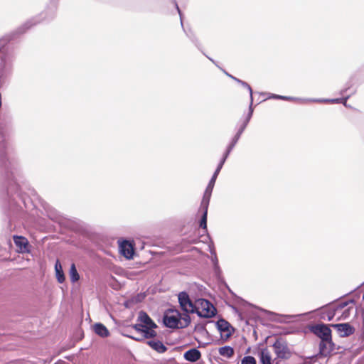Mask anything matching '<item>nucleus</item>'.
<instances>
[{"mask_svg": "<svg viewBox=\"0 0 364 364\" xmlns=\"http://www.w3.org/2000/svg\"><path fill=\"white\" fill-rule=\"evenodd\" d=\"M13 131L11 117H2L0 119V177L4 180V187L0 191V200L9 222L22 210L21 203L26 205V191H30L19 159L8 155L6 137Z\"/></svg>", "mask_w": 364, "mask_h": 364, "instance_id": "1", "label": "nucleus"}, {"mask_svg": "<svg viewBox=\"0 0 364 364\" xmlns=\"http://www.w3.org/2000/svg\"><path fill=\"white\" fill-rule=\"evenodd\" d=\"M56 13V6L48 7L39 15L33 17L32 18L26 21L21 26L17 28L15 31L6 33L0 38V48L6 49L5 47L12 41H14L18 36L21 35L26 32L28 29L35 25L40 23L43 21H48L54 18Z\"/></svg>", "mask_w": 364, "mask_h": 364, "instance_id": "2", "label": "nucleus"}, {"mask_svg": "<svg viewBox=\"0 0 364 364\" xmlns=\"http://www.w3.org/2000/svg\"><path fill=\"white\" fill-rule=\"evenodd\" d=\"M191 321L190 315L181 314L175 309H166L162 317L163 324L171 329H179L187 327Z\"/></svg>", "mask_w": 364, "mask_h": 364, "instance_id": "3", "label": "nucleus"}, {"mask_svg": "<svg viewBox=\"0 0 364 364\" xmlns=\"http://www.w3.org/2000/svg\"><path fill=\"white\" fill-rule=\"evenodd\" d=\"M137 322L134 328L143 338L150 339L156 336L155 328L157 325L146 311L141 310L139 312Z\"/></svg>", "mask_w": 364, "mask_h": 364, "instance_id": "4", "label": "nucleus"}, {"mask_svg": "<svg viewBox=\"0 0 364 364\" xmlns=\"http://www.w3.org/2000/svg\"><path fill=\"white\" fill-rule=\"evenodd\" d=\"M16 54L13 50L1 49L0 52V87L6 82L14 71Z\"/></svg>", "mask_w": 364, "mask_h": 364, "instance_id": "5", "label": "nucleus"}, {"mask_svg": "<svg viewBox=\"0 0 364 364\" xmlns=\"http://www.w3.org/2000/svg\"><path fill=\"white\" fill-rule=\"evenodd\" d=\"M303 333L307 338H310V334H314L320 339V341H333L331 329L323 323L309 324L303 330Z\"/></svg>", "mask_w": 364, "mask_h": 364, "instance_id": "6", "label": "nucleus"}, {"mask_svg": "<svg viewBox=\"0 0 364 364\" xmlns=\"http://www.w3.org/2000/svg\"><path fill=\"white\" fill-rule=\"evenodd\" d=\"M196 307L192 313L196 314L201 318H213L217 314V310L213 304L205 299H198L195 302Z\"/></svg>", "mask_w": 364, "mask_h": 364, "instance_id": "7", "label": "nucleus"}, {"mask_svg": "<svg viewBox=\"0 0 364 364\" xmlns=\"http://www.w3.org/2000/svg\"><path fill=\"white\" fill-rule=\"evenodd\" d=\"M119 250L127 259H132L135 255V244L133 240L122 239L118 240Z\"/></svg>", "mask_w": 364, "mask_h": 364, "instance_id": "8", "label": "nucleus"}, {"mask_svg": "<svg viewBox=\"0 0 364 364\" xmlns=\"http://www.w3.org/2000/svg\"><path fill=\"white\" fill-rule=\"evenodd\" d=\"M319 357L331 356L343 352V348L336 345V343H319Z\"/></svg>", "mask_w": 364, "mask_h": 364, "instance_id": "9", "label": "nucleus"}, {"mask_svg": "<svg viewBox=\"0 0 364 364\" xmlns=\"http://www.w3.org/2000/svg\"><path fill=\"white\" fill-rule=\"evenodd\" d=\"M272 347L277 357L279 359H289L294 353L293 349L287 345V343H273Z\"/></svg>", "mask_w": 364, "mask_h": 364, "instance_id": "10", "label": "nucleus"}, {"mask_svg": "<svg viewBox=\"0 0 364 364\" xmlns=\"http://www.w3.org/2000/svg\"><path fill=\"white\" fill-rule=\"evenodd\" d=\"M215 325L223 340H228L235 331V328L225 319H218Z\"/></svg>", "mask_w": 364, "mask_h": 364, "instance_id": "11", "label": "nucleus"}, {"mask_svg": "<svg viewBox=\"0 0 364 364\" xmlns=\"http://www.w3.org/2000/svg\"><path fill=\"white\" fill-rule=\"evenodd\" d=\"M178 303L181 309L184 311L183 314H187L189 315L190 313H192V309H194L196 307L195 303H193L186 291H181L178 295Z\"/></svg>", "mask_w": 364, "mask_h": 364, "instance_id": "12", "label": "nucleus"}, {"mask_svg": "<svg viewBox=\"0 0 364 364\" xmlns=\"http://www.w3.org/2000/svg\"><path fill=\"white\" fill-rule=\"evenodd\" d=\"M331 326L336 331L340 337H347L355 332V328L349 323L331 324Z\"/></svg>", "mask_w": 364, "mask_h": 364, "instance_id": "13", "label": "nucleus"}, {"mask_svg": "<svg viewBox=\"0 0 364 364\" xmlns=\"http://www.w3.org/2000/svg\"><path fill=\"white\" fill-rule=\"evenodd\" d=\"M222 168L223 167H221L220 166H218V165L217 166V168L215 170V171H214V173H213L210 180L209 181L208 184L205 190V192H204L202 199L210 200L212 192H213L216 179H217L218 176L220 173Z\"/></svg>", "mask_w": 364, "mask_h": 364, "instance_id": "14", "label": "nucleus"}, {"mask_svg": "<svg viewBox=\"0 0 364 364\" xmlns=\"http://www.w3.org/2000/svg\"><path fill=\"white\" fill-rule=\"evenodd\" d=\"M174 2V5L177 9V11L178 13L179 14V16H180V19H181V26L183 29V31L185 32L186 36L191 40V41L200 50L201 49V44L198 40V38H197V36H196V34L191 31V29H188V31H186L184 27H183V20H182V14H181V11L178 7V5L177 4V2L176 1H173Z\"/></svg>", "mask_w": 364, "mask_h": 364, "instance_id": "15", "label": "nucleus"}, {"mask_svg": "<svg viewBox=\"0 0 364 364\" xmlns=\"http://www.w3.org/2000/svg\"><path fill=\"white\" fill-rule=\"evenodd\" d=\"M174 2V5L177 9V11L178 13L179 14V16H180V19H181V26L183 29V31L185 32L186 36L191 40V41L200 50L201 49V44L198 40V38H197V36H196V34L191 31V29H188V31H186L184 27H183V20H182V14H181V11L178 7V5L177 4V2L176 1H173Z\"/></svg>", "mask_w": 364, "mask_h": 364, "instance_id": "16", "label": "nucleus"}, {"mask_svg": "<svg viewBox=\"0 0 364 364\" xmlns=\"http://www.w3.org/2000/svg\"><path fill=\"white\" fill-rule=\"evenodd\" d=\"M210 200L202 199L200 203V210L202 211L201 218L199 221V227L208 232L207 228V218H208V210Z\"/></svg>", "mask_w": 364, "mask_h": 364, "instance_id": "17", "label": "nucleus"}, {"mask_svg": "<svg viewBox=\"0 0 364 364\" xmlns=\"http://www.w3.org/2000/svg\"><path fill=\"white\" fill-rule=\"evenodd\" d=\"M13 240L21 253H28L30 252V244L27 238L21 235H14Z\"/></svg>", "mask_w": 364, "mask_h": 364, "instance_id": "18", "label": "nucleus"}, {"mask_svg": "<svg viewBox=\"0 0 364 364\" xmlns=\"http://www.w3.org/2000/svg\"><path fill=\"white\" fill-rule=\"evenodd\" d=\"M260 311H264L265 313L269 315V318L276 321L278 322H284V323H289L293 321L297 316L296 315H283V314H277L271 311H268L266 310H263L262 309H258Z\"/></svg>", "mask_w": 364, "mask_h": 364, "instance_id": "19", "label": "nucleus"}, {"mask_svg": "<svg viewBox=\"0 0 364 364\" xmlns=\"http://www.w3.org/2000/svg\"><path fill=\"white\" fill-rule=\"evenodd\" d=\"M350 95H348L341 98L334 99H311V102H329V103H342L345 107H347V100L350 98Z\"/></svg>", "mask_w": 364, "mask_h": 364, "instance_id": "20", "label": "nucleus"}, {"mask_svg": "<svg viewBox=\"0 0 364 364\" xmlns=\"http://www.w3.org/2000/svg\"><path fill=\"white\" fill-rule=\"evenodd\" d=\"M92 330L95 334L102 338H106L109 335V330L102 323H96L92 326Z\"/></svg>", "mask_w": 364, "mask_h": 364, "instance_id": "21", "label": "nucleus"}, {"mask_svg": "<svg viewBox=\"0 0 364 364\" xmlns=\"http://www.w3.org/2000/svg\"><path fill=\"white\" fill-rule=\"evenodd\" d=\"M201 353L196 348H192L184 353V358L189 362H196L200 358Z\"/></svg>", "mask_w": 364, "mask_h": 364, "instance_id": "22", "label": "nucleus"}, {"mask_svg": "<svg viewBox=\"0 0 364 364\" xmlns=\"http://www.w3.org/2000/svg\"><path fill=\"white\" fill-rule=\"evenodd\" d=\"M55 272L57 281L60 284H63L65 281V276L59 259H57L55 263Z\"/></svg>", "mask_w": 364, "mask_h": 364, "instance_id": "23", "label": "nucleus"}, {"mask_svg": "<svg viewBox=\"0 0 364 364\" xmlns=\"http://www.w3.org/2000/svg\"><path fill=\"white\" fill-rule=\"evenodd\" d=\"M213 272H214V274L217 279V280L220 282V283H223L225 284V286L226 287V288L228 289L229 292L234 295L235 294L232 292V291L230 289V288L228 287V285L226 284V282H225L223 277V275H222V270L220 267V266H217V267H213Z\"/></svg>", "mask_w": 364, "mask_h": 364, "instance_id": "24", "label": "nucleus"}, {"mask_svg": "<svg viewBox=\"0 0 364 364\" xmlns=\"http://www.w3.org/2000/svg\"><path fill=\"white\" fill-rule=\"evenodd\" d=\"M259 361L261 364H272V356L267 350L263 349L261 350L259 353Z\"/></svg>", "mask_w": 364, "mask_h": 364, "instance_id": "25", "label": "nucleus"}, {"mask_svg": "<svg viewBox=\"0 0 364 364\" xmlns=\"http://www.w3.org/2000/svg\"><path fill=\"white\" fill-rule=\"evenodd\" d=\"M69 274H70V281L73 283H75L80 279L79 273H78L77 268L75 267V264L74 263H73L70 266V268L69 270Z\"/></svg>", "mask_w": 364, "mask_h": 364, "instance_id": "26", "label": "nucleus"}, {"mask_svg": "<svg viewBox=\"0 0 364 364\" xmlns=\"http://www.w3.org/2000/svg\"><path fill=\"white\" fill-rule=\"evenodd\" d=\"M219 353L227 358H230L233 355L234 350L232 347L226 346L219 348Z\"/></svg>", "mask_w": 364, "mask_h": 364, "instance_id": "27", "label": "nucleus"}, {"mask_svg": "<svg viewBox=\"0 0 364 364\" xmlns=\"http://www.w3.org/2000/svg\"><path fill=\"white\" fill-rule=\"evenodd\" d=\"M336 313L337 312L332 307L331 309H328L327 311L323 312L321 316V318L324 319V320L326 319L328 321H331L333 319Z\"/></svg>", "mask_w": 364, "mask_h": 364, "instance_id": "28", "label": "nucleus"}, {"mask_svg": "<svg viewBox=\"0 0 364 364\" xmlns=\"http://www.w3.org/2000/svg\"><path fill=\"white\" fill-rule=\"evenodd\" d=\"M150 347L159 353H164L166 350V347L164 343H147Z\"/></svg>", "mask_w": 364, "mask_h": 364, "instance_id": "29", "label": "nucleus"}, {"mask_svg": "<svg viewBox=\"0 0 364 364\" xmlns=\"http://www.w3.org/2000/svg\"><path fill=\"white\" fill-rule=\"evenodd\" d=\"M355 300L353 299H348L347 301H341L338 304L333 306V309L338 312L339 310L344 309L350 304H354Z\"/></svg>", "mask_w": 364, "mask_h": 364, "instance_id": "30", "label": "nucleus"}, {"mask_svg": "<svg viewBox=\"0 0 364 364\" xmlns=\"http://www.w3.org/2000/svg\"><path fill=\"white\" fill-rule=\"evenodd\" d=\"M282 100H286V101H294V102H299L304 103V102H311V99H304V98H299V97L282 95Z\"/></svg>", "mask_w": 364, "mask_h": 364, "instance_id": "31", "label": "nucleus"}, {"mask_svg": "<svg viewBox=\"0 0 364 364\" xmlns=\"http://www.w3.org/2000/svg\"><path fill=\"white\" fill-rule=\"evenodd\" d=\"M231 151H232L231 149H229L228 147L226 148V150L224 152L223 157L221 158L220 162L218 164V166H220L221 167L223 166L224 164L225 163V161H226L227 159L228 158Z\"/></svg>", "mask_w": 364, "mask_h": 364, "instance_id": "32", "label": "nucleus"}, {"mask_svg": "<svg viewBox=\"0 0 364 364\" xmlns=\"http://www.w3.org/2000/svg\"><path fill=\"white\" fill-rule=\"evenodd\" d=\"M353 309V306H348L343 311L340 318L343 320L348 319Z\"/></svg>", "mask_w": 364, "mask_h": 364, "instance_id": "33", "label": "nucleus"}, {"mask_svg": "<svg viewBox=\"0 0 364 364\" xmlns=\"http://www.w3.org/2000/svg\"><path fill=\"white\" fill-rule=\"evenodd\" d=\"M241 364H256V360L250 355L245 356L241 360Z\"/></svg>", "mask_w": 364, "mask_h": 364, "instance_id": "34", "label": "nucleus"}, {"mask_svg": "<svg viewBox=\"0 0 364 364\" xmlns=\"http://www.w3.org/2000/svg\"><path fill=\"white\" fill-rule=\"evenodd\" d=\"M240 136H239L238 135L235 134L232 139H231V141L230 142V144H228V146H227L229 149H231L232 150L235 147V146L236 145V144L237 143L238 140L240 139Z\"/></svg>", "mask_w": 364, "mask_h": 364, "instance_id": "35", "label": "nucleus"}, {"mask_svg": "<svg viewBox=\"0 0 364 364\" xmlns=\"http://www.w3.org/2000/svg\"><path fill=\"white\" fill-rule=\"evenodd\" d=\"M247 124H248L247 123H246L245 122L243 121L235 134L238 135L239 136H241L242 134L246 129Z\"/></svg>", "mask_w": 364, "mask_h": 364, "instance_id": "36", "label": "nucleus"}, {"mask_svg": "<svg viewBox=\"0 0 364 364\" xmlns=\"http://www.w3.org/2000/svg\"><path fill=\"white\" fill-rule=\"evenodd\" d=\"M241 85L243 87L246 88L249 91L250 96L252 95V92H253L251 86L247 82L242 81L241 82Z\"/></svg>", "mask_w": 364, "mask_h": 364, "instance_id": "37", "label": "nucleus"}, {"mask_svg": "<svg viewBox=\"0 0 364 364\" xmlns=\"http://www.w3.org/2000/svg\"><path fill=\"white\" fill-rule=\"evenodd\" d=\"M211 262L213 264V267L219 266L218 259L216 253H214V255L211 257Z\"/></svg>", "mask_w": 364, "mask_h": 364, "instance_id": "38", "label": "nucleus"}, {"mask_svg": "<svg viewBox=\"0 0 364 364\" xmlns=\"http://www.w3.org/2000/svg\"><path fill=\"white\" fill-rule=\"evenodd\" d=\"M268 97L267 99H273V100H282V95H277V94H272V93H267Z\"/></svg>", "mask_w": 364, "mask_h": 364, "instance_id": "39", "label": "nucleus"}, {"mask_svg": "<svg viewBox=\"0 0 364 364\" xmlns=\"http://www.w3.org/2000/svg\"><path fill=\"white\" fill-rule=\"evenodd\" d=\"M250 97V105H249L248 112H250V113L253 114V112H254V109H253V97H252V95H251Z\"/></svg>", "mask_w": 364, "mask_h": 364, "instance_id": "40", "label": "nucleus"}, {"mask_svg": "<svg viewBox=\"0 0 364 364\" xmlns=\"http://www.w3.org/2000/svg\"><path fill=\"white\" fill-rule=\"evenodd\" d=\"M341 298H343V296H341L340 298L337 299H335L334 301H331V302H329L328 304L323 306L321 308L323 309V308H326V307H328L333 304H334L335 303H336L338 300H340Z\"/></svg>", "mask_w": 364, "mask_h": 364, "instance_id": "41", "label": "nucleus"}, {"mask_svg": "<svg viewBox=\"0 0 364 364\" xmlns=\"http://www.w3.org/2000/svg\"><path fill=\"white\" fill-rule=\"evenodd\" d=\"M252 114H253L252 113L248 112L247 116H246V117H245V120H244V122H245L246 123L249 124V122H250V119H251V118L252 117Z\"/></svg>", "mask_w": 364, "mask_h": 364, "instance_id": "42", "label": "nucleus"}, {"mask_svg": "<svg viewBox=\"0 0 364 364\" xmlns=\"http://www.w3.org/2000/svg\"><path fill=\"white\" fill-rule=\"evenodd\" d=\"M350 84H348V86H347L346 88L342 89V90L340 91V95H343L347 92V90H348V89H350Z\"/></svg>", "mask_w": 364, "mask_h": 364, "instance_id": "43", "label": "nucleus"}, {"mask_svg": "<svg viewBox=\"0 0 364 364\" xmlns=\"http://www.w3.org/2000/svg\"><path fill=\"white\" fill-rule=\"evenodd\" d=\"M133 302H134L133 299L126 301L124 302V306H125L126 308H129V307H130V306H131V304H132Z\"/></svg>", "mask_w": 364, "mask_h": 364, "instance_id": "44", "label": "nucleus"}, {"mask_svg": "<svg viewBox=\"0 0 364 364\" xmlns=\"http://www.w3.org/2000/svg\"><path fill=\"white\" fill-rule=\"evenodd\" d=\"M230 78L232 79L233 80H235V82H237V83H239L240 85H241V82L243 81L236 77H234V76H230Z\"/></svg>", "mask_w": 364, "mask_h": 364, "instance_id": "45", "label": "nucleus"}, {"mask_svg": "<svg viewBox=\"0 0 364 364\" xmlns=\"http://www.w3.org/2000/svg\"><path fill=\"white\" fill-rule=\"evenodd\" d=\"M230 78L232 79L233 80H235V82H237V83H239L240 85H241V82L243 81L236 77H234V76H230Z\"/></svg>", "mask_w": 364, "mask_h": 364, "instance_id": "46", "label": "nucleus"}, {"mask_svg": "<svg viewBox=\"0 0 364 364\" xmlns=\"http://www.w3.org/2000/svg\"><path fill=\"white\" fill-rule=\"evenodd\" d=\"M245 305L250 306V308L257 309L255 306L247 303V301L242 300Z\"/></svg>", "mask_w": 364, "mask_h": 364, "instance_id": "47", "label": "nucleus"}, {"mask_svg": "<svg viewBox=\"0 0 364 364\" xmlns=\"http://www.w3.org/2000/svg\"><path fill=\"white\" fill-rule=\"evenodd\" d=\"M203 55H205L213 64H215L217 67H218L217 63L211 58L207 56L205 53H203Z\"/></svg>", "mask_w": 364, "mask_h": 364, "instance_id": "48", "label": "nucleus"}, {"mask_svg": "<svg viewBox=\"0 0 364 364\" xmlns=\"http://www.w3.org/2000/svg\"><path fill=\"white\" fill-rule=\"evenodd\" d=\"M252 336H253L255 340H257V334L256 331L254 328L252 329Z\"/></svg>", "mask_w": 364, "mask_h": 364, "instance_id": "49", "label": "nucleus"}, {"mask_svg": "<svg viewBox=\"0 0 364 364\" xmlns=\"http://www.w3.org/2000/svg\"><path fill=\"white\" fill-rule=\"evenodd\" d=\"M210 253L211 254V256H213L214 253H216L213 247H210Z\"/></svg>", "mask_w": 364, "mask_h": 364, "instance_id": "50", "label": "nucleus"}, {"mask_svg": "<svg viewBox=\"0 0 364 364\" xmlns=\"http://www.w3.org/2000/svg\"><path fill=\"white\" fill-rule=\"evenodd\" d=\"M198 328L200 331H202L203 332H205V333H208V331H206V329L205 328L204 326H198Z\"/></svg>", "mask_w": 364, "mask_h": 364, "instance_id": "51", "label": "nucleus"}, {"mask_svg": "<svg viewBox=\"0 0 364 364\" xmlns=\"http://www.w3.org/2000/svg\"><path fill=\"white\" fill-rule=\"evenodd\" d=\"M218 68L227 75L229 77H230V76H232L231 74H229L228 72H226L225 70L222 69L220 67L218 66Z\"/></svg>", "mask_w": 364, "mask_h": 364, "instance_id": "52", "label": "nucleus"}, {"mask_svg": "<svg viewBox=\"0 0 364 364\" xmlns=\"http://www.w3.org/2000/svg\"><path fill=\"white\" fill-rule=\"evenodd\" d=\"M233 309L237 312L240 318H242V313L239 311L237 308L233 307Z\"/></svg>", "mask_w": 364, "mask_h": 364, "instance_id": "53", "label": "nucleus"}, {"mask_svg": "<svg viewBox=\"0 0 364 364\" xmlns=\"http://www.w3.org/2000/svg\"><path fill=\"white\" fill-rule=\"evenodd\" d=\"M360 340H361L362 341H364V332H363L361 334H360V336L359 338Z\"/></svg>", "mask_w": 364, "mask_h": 364, "instance_id": "54", "label": "nucleus"}, {"mask_svg": "<svg viewBox=\"0 0 364 364\" xmlns=\"http://www.w3.org/2000/svg\"><path fill=\"white\" fill-rule=\"evenodd\" d=\"M63 363H65V362L63 360H58L57 363H55V364H63Z\"/></svg>", "mask_w": 364, "mask_h": 364, "instance_id": "55", "label": "nucleus"}, {"mask_svg": "<svg viewBox=\"0 0 364 364\" xmlns=\"http://www.w3.org/2000/svg\"><path fill=\"white\" fill-rule=\"evenodd\" d=\"M131 338H132V339H134V340H135L136 341H137V342L142 341V340H141V339H139V338H134V337H131Z\"/></svg>", "mask_w": 364, "mask_h": 364, "instance_id": "56", "label": "nucleus"}, {"mask_svg": "<svg viewBox=\"0 0 364 364\" xmlns=\"http://www.w3.org/2000/svg\"><path fill=\"white\" fill-rule=\"evenodd\" d=\"M274 341H277V342L280 341V339H281L280 338H278V337H274Z\"/></svg>", "mask_w": 364, "mask_h": 364, "instance_id": "57", "label": "nucleus"}, {"mask_svg": "<svg viewBox=\"0 0 364 364\" xmlns=\"http://www.w3.org/2000/svg\"><path fill=\"white\" fill-rule=\"evenodd\" d=\"M242 340H243V341H247V339L245 336H242Z\"/></svg>", "mask_w": 364, "mask_h": 364, "instance_id": "58", "label": "nucleus"}, {"mask_svg": "<svg viewBox=\"0 0 364 364\" xmlns=\"http://www.w3.org/2000/svg\"><path fill=\"white\" fill-rule=\"evenodd\" d=\"M194 338H195V341H196V342L200 341L199 339H198L196 337H195Z\"/></svg>", "mask_w": 364, "mask_h": 364, "instance_id": "59", "label": "nucleus"}, {"mask_svg": "<svg viewBox=\"0 0 364 364\" xmlns=\"http://www.w3.org/2000/svg\"><path fill=\"white\" fill-rule=\"evenodd\" d=\"M267 339H268V337L265 338L264 340L263 341L264 342H267Z\"/></svg>", "mask_w": 364, "mask_h": 364, "instance_id": "60", "label": "nucleus"}, {"mask_svg": "<svg viewBox=\"0 0 364 364\" xmlns=\"http://www.w3.org/2000/svg\"><path fill=\"white\" fill-rule=\"evenodd\" d=\"M167 343V344H171V345H172V344H173L174 343L171 342V343Z\"/></svg>", "mask_w": 364, "mask_h": 364, "instance_id": "61", "label": "nucleus"}, {"mask_svg": "<svg viewBox=\"0 0 364 364\" xmlns=\"http://www.w3.org/2000/svg\"><path fill=\"white\" fill-rule=\"evenodd\" d=\"M266 94H267V93H264V92H262V93H261V95H266Z\"/></svg>", "mask_w": 364, "mask_h": 364, "instance_id": "62", "label": "nucleus"}, {"mask_svg": "<svg viewBox=\"0 0 364 364\" xmlns=\"http://www.w3.org/2000/svg\"><path fill=\"white\" fill-rule=\"evenodd\" d=\"M208 342L204 343V344H208ZM205 345H203V346H205Z\"/></svg>", "mask_w": 364, "mask_h": 364, "instance_id": "63", "label": "nucleus"}, {"mask_svg": "<svg viewBox=\"0 0 364 364\" xmlns=\"http://www.w3.org/2000/svg\"><path fill=\"white\" fill-rule=\"evenodd\" d=\"M363 300L364 301V294H363Z\"/></svg>", "mask_w": 364, "mask_h": 364, "instance_id": "64", "label": "nucleus"}]
</instances>
